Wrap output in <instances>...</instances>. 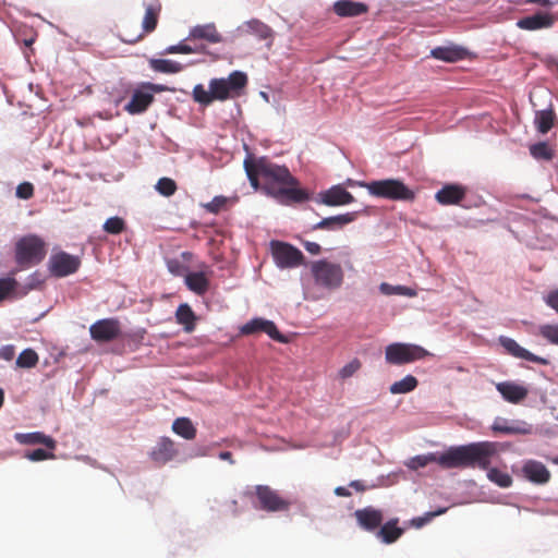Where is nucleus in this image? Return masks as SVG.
<instances>
[{"mask_svg":"<svg viewBox=\"0 0 558 558\" xmlns=\"http://www.w3.org/2000/svg\"><path fill=\"white\" fill-rule=\"evenodd\" d=\"M498 452L497 444L492 441H478L468 445L450 447L437 456L428 453L416 456L407 463L411 470L425 468L430 462H436L442 469H487L492 458Z\"/></svg>","mask_w":558,"mask_h":558,"instance_id":"obj_2","label":"nucleus"},{"mask_svg":"<svg viewBox=\"0 0 558 558\" xmlns=\"http://www.w3.org/2000/svg\"><path fill=\"white\" fill-rule=\"evenodd\" d=\"M190 38L204 39L210 44H218L222 41V36L213 23L194 26L190 32Z\"/></svg>","mask_w":558,"mask_h":558,"instance_id":"obj_26","label":"nucleus"},{"mask_svg":"<svg viewBox=\"0 0 558 558\" xmlns=\"http://www.w3.org/2000/svg\"><path fill=\"white\" fill-rule=\"evenodd\" d=\"M120 39L126 44H136L144 38V33L131 34L126 29H123L119 34Z\"/></svg>","mask_w":558,"mask_h":558,"instance_id":"obj_49","label":"nucleus"},{"mask_svg":"<svg viewBox=\"0 0 558 558\" xmlns=\"http://www.w3.org/2000/svg\"><path fill=\"white\" fill-rule=\"evenodd\" d=\"M219 458L221 460H226V461H229L230 463H234L233 459H232V453L230 451H221L219 453Z\"/></svg>","mask_w":558,"mask_h":558,"instance_id":"obj_59","label":"nucleus"},{"mask_svg":"<svg viewBox=\"0 0 558 558\" xmlns=\"http://www.w3.org/2000/svg\"><path fill=\"white\" fill-rule=\"evenodd\" d=\"M545 302L558 313V290L549 292L545 298Z\"/></svg>","mask_w":558,"mask_h":558,"instance_id":"obj_51","label":"nucleus"},{"mask_svg":"<svg viewBox=\"0 0 558 558\" xmlns=\"http://www.w3.org/2000/svg\"><path fill=\"white\" fill-rule=\"evenodd\" d=\"M89 333L96 342H110L121 335V325L117 318H104L89 327Z\"/></svg>","mask_w":558,"mask_h":558,"instance_id":"obj_11","label":"nucleus"},{"mask_svg":"<svg viewBox=\"0 0 558 558\" xmlns=\"http://www.w3.org/2000/svg\"><path fill=\"white\" fill-rule=\"evenodd\" d=\"M244 168L254 189L260 187L282 205L300 204L310 198L286 166L276 165L267 157L246 158Z\"/></svg>","mask_w":558,"mask_h":558,"instance_id":"obj_1","label":"nucleus"},{"mask_svg":"<svg viewBox=\"0 0 558 558\" xmlns=\"http://www.w3.org/2000/svg\"><path fill=\"white\" fill-rule=\"evenodd\" d=\"M15 355V347L7 344L0 348V359L4 361H12Z\"/></svg>","mask_w":558,"mask_h":558,"instance_id":"obj_50","label":"nucleus"},{"mask_svg":"<svg viewBox=\"0 0 558 558\" xmlns=\"http://www.w3.org/2000/svg\"><path fill=\"white\" fill-rule=\"evenodd\" d=\"M527 3L538 4L545 8H551L554 2L551 0H526Z\"/></svg>","mask_w":558,"mask_h":558,"instance_id":"obj_57","label":"nucleus"},{"mask_svg":"<svg viewBox=\"0 0 558 558\" xmlns=\"http://www.w3.org/2000/svg\"><path fill=\"white\" fill-rule=\"evenodd\" d=\"M418 385L417 379L413 375H407L401 380L395 381L390 387L389 391L392 395H401L413 391Z\"/></svg>","mask_w":558,"mask_h":558,"instance_id":"obj_34","label":"nucleus"},{"mask_svg":"<svg viewBox=\"0 0 558 558\" xmlns=\"http://www.w3.org/2000/svg\"><path fill=\"white\" fill-rule=\"evenodd\" d=\"M538 333L551 344L558 345V325H542Z\"/></svg>","mask_w":558,"mask_h":558,"instance_id":"obj_43","label":"nucleus"},{"mask_svg":"<svg viewBox=\"0 0 558 558\" xmlns=\"http://www.w3.org/2000/svg\"><path fill=\"white\" fill-rule=\"evenodd\" d=\"M246 31L262 40L272 38V29L264 22L253 19L245 23Z\"/></svg>","mask_w":558,"mask_h":558,"instance_id":"obj_32","label":"nucleus"},{"mask_svg":"<svg viewBox=\"0 0 558 558\" xmlns=\"http://www.w3.org/2000/svg\"><path fill=\"white\" fill-rule=\"evenodd\" d=\"M556 116L551 109L536 112L535 125L539 133L546 134L553 128Z\"/></svg>","mask_w":558,"mask_h":558,"instance_id":"obj_33","label":"nucleus"},{"mask_svg":"<svg viewBox=\"0 0 558 558\" xmlns=\"http://www.w3.org/2000/svg\"><path fill=\"white\" fill-rule=\"evenodd\" d=\"M270 250L275 264L281 269L295 268L305 263L303 253L290 243L274 240Z\"/></svg>","mask_w":558,"mask_h":558,"instance_id":"obj_8","label":"nucleus"},{"mask_svg":"<svg viewBox=\"0 0 558 558\" xmlns=\"http://www.w3.org/2000/svg\"><path fill=\"white\" fill-rule=\"evenodd\" d=\"M46 254L45 241L34 234L23 236L15 245V260L23 268L39 264Z\"/></svg>","mask_w":558,"mask_h":558,"instance_id":"obj_6","label":"nucleus"},{"mask_svg":"<svg viewBox=\"0 0 558 558\" xmlns=\"http://www.w3.org/2000/svg\"><path fill=\"white\" fill-rule=\"evenodd\" d=\"M465 197V189L457 184H447L436 195V201L444 206L458 205Z\"/></svg>","mask_w":558,"mask_h":558,"instance_id":"obj_21","label":"nucleus"},{"mask_svg":"<svg viewBox=\"0 0 558 558\" xmlns=\"http://www.w3.org/2000/svg\"><path fill=\"white\" fill-rule=\"evenodd\" d=\"M523 476L534 484H546L550 480V472L539 461L527 460L522 466Z\"/></svg>","mask_w":558,"mask_h":558,"instance_id":"obj_17","label":"nucleus"},{"mask_svg":"<svg viewBox=\"0 0 558 558\" xmlns=\"http://www.w3.org/2000/svg\"><path fill=\"white\" fill-rule=\"evenodd\" d=\"M154 99V95L150 92L136 89L133 93L131 100L125 105L124 110L130 114L143 113L151 105Z\"/></svg>","mask_w":558,"mask_h":558,"instance_id":"obj_19","label":"nucleus"},{"mask_svg":"<svg viewBox=\"0 0 558 558\" xmlns=\"http://www.w3.org/2000/svg\"><path fill=\"white\" fill-rule=\"evenodd\" d=\"M335 494L339 497H350L351 496V492L347 487H343V486L336 487Z\"/></svg>","mask_w":558,"mask_h":558,"instance_id":"obj_58","label":"nucleus"},{"mask_svg":"<svg viewBox=\"0 0 558 558\" xmlns=\"http://www.w3.org/2000/svg\"><path fill=\"white\" fill-rule=\"evenodd\" d=\"M39 356L33 349L23 350L16 359V366L20 368H33L38 364Z\"/></svg>","mask_w":558,"mask_h":558,"instance_id":"obj_38","label":"nucleus"},{"mask_svg":"<svg viewBox=\"0 0 558 558\" xmlns=\"http://www.w3.org/2000/svg\"><path fill=\"white\" fill-rule=\"evenodd\" d=\"M177 183L170 178H160L156 184V190L162 196L169 197L177 192Z\"/></svg>","mask_w":558,"mask_h":558,"instance_id":"obj_41","label":"nucleus"},{"mask_svg":"<svg viewBox=\"0 0 558 558\" xmlns=\"http://www.w3.org/2000/svg\"><path fill=\"white\" fill-rule=\"evenodd\" d=\"M179 50H180V53H184V54H189V53H196V52H201V47H192L190 45H186V44H179Z\"/></svg>","mask_w":558,"mask_h":558,"instance_id":"obj_55","label":"nucleus"},{"mask_svg":"<svg viewBox=\"0 0 558 558\" xmlns=\"http://www.w3.org/2000/svg\"><path fill=\"white\" fill-rule=\"evenodd\" d=\"M32 43H33V39H31V40H26V41H25V44H26L27 46H28V45H32Z\"/></svg>","mask_w":558,"mask_h":558,"instance_id":"obj_64","label":"nucleus"},{"mask_svg":"<svg viewBox=\"0 0 558 558\" xmlns=\"http://www.w3.org/2000/svg\"><path fill=\"white\" fill-rule=\"evenodd\" d=\"M500 344L505 350L517 359L526 360L541 365H548L549 361L545 357L537 356L526 349L522 348L515 340L508 337H500Z\"/></svg>","mask_w":558,"mask_h":558,"instance_id":"obj_15","label":"nucleus"},{"mask_svg":"<svg viewBox=\"0 0 558 558\" xmlns=\"http://www.w3.org/2000/svg\"><path fill=\"white\" fill-rule=\"evenodd\" d=\"M557 20L558 15L551 12L538 11L533 15L520 19L517 26L524 31H538L553 27Z\"/></svg>","mask_w":558,"mask_h":558,"instance_id":"obj_13","label":"nucleus"},{"mask_svg":"<svg viewBox=\"0 0 558 558\" xmlns=\"http://www.w3.org/2000/svg\"><path fill=\"white\" fill-rule=\"evenodd\" d=\"M172 430L187 440H192L196 436V428L187 417H179L174 420Z\"/></svg>","mask_w":558,"mask_h":558,"instance_id":"obj_31","label":"nucleus"},{"mask_svg":"<svg viewBox=\"0 0 558 558\" xmlns=\"http://www.w3.org/2000/svg\"><path fill=\"white\" fill-rule=\"evenodd\" d=\"M368 7L363 2L338 0L333 3V12L341 17H354L365 14Z\"/></svg>","mask_w":558,"mask_h":558,"instance_id":"obj_23","label":"nucleus"},{"mask_svg":"<svg viewBox=\"0 0 558 558\" xmlns=\"http://www.w3.org/2000/svg\"><path fill=\"white\" fill-rule=\"evenodd\" d=\"M167 53H180L179 45L170 46L166 49Z\"/></svg>","mask_w":558,"mask_h":558,"instance_id":"obj_60","label":"nucleus"},{"mask_svg":"<svg viewBox=\"0 0 558 558\" xmlns=\"http://www.w3.org/2000/svg\"><path fill=\"white\" fill-rule=\"evenodd\" d=\"M256 497L259 501V508L268 512L287 511L290 508V501L282 498L277 490L266 485H257L255 488Z\"/></svg>","mask_w":558,"mask_h":558,"instance_id":"obj_9","label":"nucleus"},{"mask_svg":"<svg viewBox=\"0 0 558 558\" xmlns=\"http://www.w3.org/2000/svg\"><path fill=\"white\" fill-rule=\"evenodd\" d=\"M354 517L359 526L367 532H377L384 521L383 511L371 506L357 509Z\"/></svg>","mask_w":558,"mask_h":558,"instance_id":"obj_14","label":"nucleus"},{"mask_svg":"<svg viewBox=\"0 0 558 558\" xmlns=\"http://www.w3.org/2000/svg\"><path fill=\"white\" fill-rule=\"evenodd\" d=\"M493 429L496 432H501V433H506V434H513V433L527 434L530 432L529 429H519V428H514V427L499 426L496 424L493 426Z\"/></svg>","mask_w":558,"mask_h":558,"instance_id":"obj_54","label":"nucleus"},{"mask_svg":"<svg viewBox=\"0 0 558 558\" xmlns=\"http://www.w3.org/2000/svg\"><path fill=\"white\" fill-rule=\"evenodd\" d=\"M228 198L225 196H215L209 203L204 205V208L211 214L220 213L227 205Z\"/></svg>","mask_w":558,"mask_h":558,"instance_id":"obj_45","label":"nucleus"},{"mask_svg":"<svg viewBox=\"0 0 558 558\" xmlns=\"http://www.w3.org/2000/svg\"><path fill=\"white\" fill-rule=\"evenodd\" d=\"M372 196L390 201L413 202L415 192L398 179H384L360 182Z\"/></svg>","mask_w":558,"mask_h":558,"instance_id":"obj_3","label":"nucleus"},{"mask_svg":"<svg viewBox=\"0 0 558 558\" xmlns=\"http://www.w3.org/2000/svg\"><path fill=\"white\" fill-rule=\"evenodd\" d=\"M145 88H148V89H155L154 85L149 84L147 86H145Z\"/></svg>","mask_w":558,"mask_h":558,"instance_id":"obj_63","label":"nucleus"},{"mask_svg":"<svg viewBox=\"0 0 558 558\" xmlns=\"http://www.w3.org/2000/svg\"><path fill=\"white\" fill-rule=\"evenodd\" d=\"M446 511V509H439L436 512H428L426 514V518H417L413 520V524L417 527H421L425 522H427L430 518H434L436 515L442 514Z\"/></svg>","mask_w":558,"mask_h":558,"instance_id":"obj_53","label":"nucleus"},{"mask_svg":"<svg viewBox=\"0 0 558 558\" xmlns=\"http://www.w3.org/2000/svg\"><path fill=\"white\" fill-rule=\"evenodd\" d=\"M193 99L204 106L210 105L213 101L216 100L213 89L208 88V90L205 89V87L202 84H197L193 88Z\"/></svg>","mask_w":558,"mask_h":558,"instance_id":"obj_40","label":"nucleus"},{"mask_svg":"<svg viewBox=\"0 0 558 558\" xmlns=\"http://www.w3.org/2000/svg\"><path fill=\"white\" fill-rule=\"evenodd\" d=\"M240 330L242 335H254L257 332H265L272 340L280 343H287L289 341L288 337H286L278 330L274 322L265 318H253L245 325H243Z\"/></svg>","mask_w":558,"mask_h":558,"instance_id":"obj_12","label":"nucleus"},{"mask_svg":"<svg viewBox=\"0 0 558 558\" xmlns=\"http://www.w3.org/2000/svg\"><path fill=\"white\" fill-rule=\"evenodd\" d=\"M25 458H27L31 461L37 462V461L54 459V453L51 450L47 451L45 449L38 448V449L32 450V451H27L25 453Z\"/></svg>","mask_w":558,"mask_h":558,"instance_id":"obj_46","label":"nucleus"},{"mask_svg":"<svg viewBox=\"0 0 558 558\" xmlns=\"http://www.w3.org/2000/svg\"><path fill=\"white\" fill-rule=\"evenodd\" d=\"M379 290L385 295H393V294L405 295V296H415L416 295V292L413 289L409 288V287H405V286H391V284H389L387 282H383L379 286Z\"/></svg>","mask_w":558,"mask_h":558,"instance_id":"obj_39","label":"nucleus"},{"mask_svg":"<svg viewBox=\"0 0 558 558\" xmlns=\"http://www.w3.org/2000/svg\"><path fill=\"white\" fill-rule=\"evenodd\" d=\"M496 389L507 402L514 404L522 402L529 395L526 387L514 381L498 383Z\"/></svg>","mask_w":558,"mask_h":558,"instance_id":"obj_16","label":"nucleus"},{"mask_svg":"<svg viewBox=\"0 0 558 558\" xmlns=\"http://www.w3.org/2000/svg\"><path fill=\"white\" fill-rule=\"evenodd\" d=\"M468 51L459 46L436 47L430 51V56L445 62H457L463 60Z\"/></svg>","mask_w":558,"mask_h":558,"instance_id":"obj_25","label":"nucleus"},{"mask_svg":"<svg viewBox=\"0 0 558 558\" xmlns=\"http://www.w3.org/2000/svg\"><path fill=\"white\" fill-rule=\"evenodd\" d=\"M187 288L198 295H203L209 288V281L204 272H190L185 276Z\"/></svg>","mask_w":558,"mask_h":558,"instance_id":"obj_30","label":"nucleus"},{"mask_svg":"<svg viewBox=\"0 0 558 558\" xmlns=\"http://www.w3.org/2000/svg\"><path fill=\"white\" fill-rule=\"evenodd\" d=\"M15 439L17 442L22 445H44L49 450L53 451L57 447V441L41 432H33V433H16Z\"/></svg>","mask_w":558,"mask_h":558,"instance_id":"obj_24","label":"nucleus"},{"mask_svg":"<svg viewBox=\"0 0 558 558\" xmlns=\"http://www.w3.org/2000/svg\"><path fill=\"white\" fill-rule=\"evenodd\" d=\"M432 355L423 347L413 343L396 342L386 347L385 359L392 365H403Z\"/></svg>","mask_w":558,"mask_h":558,"instance_id":"obj_7","label":"nucleus"},{"mask_svg":"<svg viewBox=\"0 0 558 558\" xmlns=\"http://www.w3.org/2000/svg\"><path fill=\"white\" fill-rule=\"evenodd\" d=\"M322 202L328 206L347 205L354 202L353 195L341 185H335L320 194Z\"/></svg>","mask_w":558,"mask_h":558,"instance_id":"obj_20","label":"nucleus"},{"mask_svg":"<svg viewBox=\"0 0 558 558\" xmlns=\"http://www.w3.org/2000/svg\"><path fill=\"white\" fill-rule=\"evenodd\" d=\"M151 68L161 73H178L183 70V65L177 61L168 59H154L150 61Z\"/></svg>","mask_w":558,"mask_h":558,"instance_id":"obj_36","label":"nucleus"},{"mask_svg":"<svg viewBox=\"0 0 558 558\" xmlns=\"http://www.w3.org/2000/svg\"><path fill=\"white\" fill-rule=\"evenodd\" d=\"M488 465H490V463ZM485 470L487 471V478L497 486L508 488L512 485V477L507 472L489 466Z\"/></svg>","mask_w":558,"mask_h":558,"instance_id":"obj_35","label":"nucleus"},{"mask_svg":"<svg viewBox=\"0 0 558 558\" xmlns=\"http://www.w3.org/2000/svg\"><path fill=\"white\" fill-rule=\"evenodd\" d=\"M357 218L356 211L345 213L322 219L312 227V230H340L344 226L353 222Z\"/></svg>","mask_w":558,"mask_h":558,"instance_id":"obj_18","label":"nucleus"},{"mask_svg":"<svg viewBox=\"0 0 558 558\" xmlns=\"http://www.w3.org/2000/svg\"><path fill=\"white\" fill-rule=\"evenodd\" d=\"M310 268L315 284L323 289L337 290L343 283L344 271L338 263L323 258L312 262Z\"/></svg>","mask_w":558,"mask_h":558,"instance_id":"obj_4","label":"nucleus"},{"mask_svg":"<svg viewBox=\"0 0 558 558\" xmlns=\"http://www.w3.org/2000/svg\"><path fill=\"white\" fill-rule=\"evenodd\" d=\"M177 323L182 325L186 332H192L195 329L196 316L186 303L180 304L175 312Z\"/></svg>","mask_w":558,"mask_h":558,"instance_id":"obj_29","label":"nucleus"},{"mask_svg":"<svg viewBox=\"0 0 558 558\" xmlns=\"http://www.w3.org/2000/svg\"><path fill=\"white\" fill-rule=\"evenodd\" d=\"M361 366L362 364L360 360L353 359L339 371V376L342 379L349 378L353 376L361 368Z\"/></svg>","mask_w":558,"mask_h":558,"instance_id":"obj_47","label":"nucleus"},{"mask_svg":"<svg viewBox=\"0 0 558 558\" xmlns=\"http://www.w3.org/2000/svg\"><path fill=\"white\" fill-rule=\"evenodd\" d=\"M177 454L174 442L169 438H162L151 452V458L158 463H166Z\"/></svg>","mask_w":558,"mask_h":558,"instance_id":"obj_27","label":"nucleus"},{"mask_svg":"<svg viewBox=\"0 0 558 558\" xmlns=\"http://www.w3.org/2000/svg\"><path fill=\"white\" fill-rule=\"evenodd\" d=\"M17 282L14 278H1L0 279V302L5 300L11 293L14 292Z\"/></svg>","mask_w":558,"mask_h":558,"instance_id":"obj_44","label":"nucleus"},{"mask_svg":"<svg viewBox=\"0 0 558 558\" xmlns=\"http://www.w3.org/2000/svg\"><path fill=\"white\" fill-rule=\"evenodd\" d=\"M81 260L77 256L59 252L50 256L48 267L52 276L62 278L78 270Z\"/></svg>","mask_w":558,"mask_h":558,"instance_id":"obj_10","label":"nucleus"},{"mask_svg":"<svg viewBox=\"0 0 558 558\" xmlns=\"http://www.w3.org/2000/svg\"><path fill=\"white\" fill-rule=\"evenodd\" d=\"M161 5L159 3H148L145 7V15L142 22L144 35L153 33L158 24Z\"/></svg>","mask_w":558,"mask_h":558,"instance_id":"obj_28","label":"nucleus"},{"mask_svg":"<svg viewBox=\"0 0 558 558\" xmlns=\"http://www.w3.org/2000/svg\"><path fill=\"white\" fill-rule=\"evenodd\" d=\"M3 400H4V393H3V390L0 388V408L3 404Z\"/></svg>","mask_w":558,"mask_h":558,"instance_id":"obj_61","label":"nucleus"},{"mask_svg":"<svg viewBox=\"0 0 558 558\" xmlns=\"http://www.w3.org/2000/svg\"><path fill=\"white\" fill-rule=\"evenodd\" d=\"M349 487L360 493H363L367 489V486L364 484V482L359 480L350 482Z\"/></svg>","mask_w":558,"mask_h":558,"instance_id":"obj_56","label":"nucleus"},{"mask_svg":"<svg viewBox=\"0 0 558 558\" xmlns=\"http://www.w3.org/2000/svg\"><path fill=\"white\" fill-rule=\"evenodd\" d=\"M125 229V221L118 217H110L104 223V230L109 234H120Z\"/></svg>","mask_w":558,"mask_h":558,"instance_id":"obj_42","label":"nucleus"},{"mask_svg":"<svg viewBox=\"0 0 558 558\" xmlns=\"http://www.w3.org/2000/svg\"><path fill=\"white\" fill-rule=\"evenodd\" d=\"M530 154L537 160H551L554 150L547 142H538L530 146Z\"/></svg>","mask_w":558,"mask_h":558,"instance_id":"obj_37","label":"nucleus"},{"mask_svg":"<svg viewBox=\"0 0 558 558\" xmlns=\"http://www.w3.org/2000/svg\"><path fill=\"white\" fill-rule=\"evenodd\" d=\"M248 77L244 72L233 71L228 77L213 78L208 87L213 89L216 100L235 99L244 94Z\"/></svg>","mask_w":558,"mask_h":558,"instance_id":"obj_5","label":"nucleus"},{"mask_svg":"<svg viewBox=\"0 0 558 558\" xmlns=\"http://www.w3.org/2000/svg\"><path fill=\"white\" fill-rule=\"evenodd\" d=\"M398 524V518H392L386 523H381L380 527L376 532V537L384 544H392L397 542L404 533V530Z\"/></svg>","mask_w":558,"mask_h":558,"instance_id":"obj_22","label":"nucleus"},{"mask_svg":"<svg viewBox=\"0 0 558 558\" xmlns=\"http://www.w3.org/2000/svg\"><path fill=\"white\" fill-rule=\"evenodd\" d=\"M304 248L312 255H318L322 252V246L316 242L302 241Z\"/></svg>","mask_w":558,"mask_h":558,"instance_id":"obj_52","label":"nucleus"},{"mask_svg":"<svg viewBox=\"0 0 558 558\" xmlns=\"http://www.w3.org/2000/svg\"><path fill=\"white\" fill-rule=\"evenodd\" d=\"M16 196L21 199H29L34 196V185L29 182L20 183L16 187Z\"/></svg>","mask_w":558,"mask_h":558,"instance_id":"obj_48","label":"nucleus"},{"mask_svg":"<svg viewBox=\"0 0 558 558\" xmlns=\"http://www.w3.org/2000/svg\"><path fill=\"white\" fill-rule=\"evenodd\" d=\"M551 462H553L554 464H557V465H558V456H557V457H555V458H553V459H551Z\"/></svg>","mask_w":558,"mask_h":558,"instance_id":"obj_62","label":"nucleus"}]
</instances>
